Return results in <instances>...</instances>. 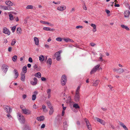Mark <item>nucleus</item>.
Returning a JSON list of instances; mask_svg holds the SVG:
<instances>
[{"label":"nucleus","mask_w":130,"mask_h":130,"mask_svg":"<svg viewBox=\"0 0 130 130\" xmlns=\"http://www.w3.org/2000/svg\"><path fill=\"white\" fill-rule=\"evenodd\" d=\"M20 108L22 109V113L27 115L31 114V111L29 109L21 106H20Z\"/></svg>","instance_id":"nucleus-1"},{"label":"nucleus","mask_w":130,"mask_h":130,"mask_svg":"<svg viewBox=\"0 0 130 130\" xmlns=\"http://www.w3.org/2000/svg\"><path fill=\"white\" fill-rule=\"evenodd\" d=\"M0 8L5 10H13L12 8L7 6H5L2 5H0Z\"/></svg>","instance_id":"nucleus-2"},{"label":"nucleus","mask_w":130,"mask_h":130,"mask_svg":"<svg viewBox=\"0 0 130 130\" xmlns=\"http://www.w3.org/2000/svg\"><path fill=\"white\" fill-rule=\"evenodd\" d=\"M67 77L65 75H62L61 80V83L62 85L64 86L67 82Z\"/></svg>","instance_id":"nucleus-3"},{"label":"nucleus","mask_w":130,"mask_h":130,"mask_svg":"<svg viewBox=\"0 0 130 130\" xmlns=\"http://www.w3.org/2000/svg\"><path fill=\"white\" fill-rule=\"evenodd\" d=\"M100 66V65L99 64L94 66L90 71V74H92L95 73L99 69Z\"/></svg>","instance_id":"nucleus-4"},{"label":"nucleus","mask_w":130,"mask_h":130,"mask_svg":"<svg viewBox=\"0 0 130 130\" xmlns=\"http://www.w3.org/2000/svg\"><path fill=\"white\" fill-rule=\"evenodd\" d=\"M18 118L20 121L24 123L25 121V119L23 116L21 114H18Z\"/></svg>","instance_id":"nucleus-5"},{"label":"nucleus","mask_w":130,"mask_h":130,"mask_svg":"<svg viewBox=\"0 0 130 130\" xmlns=\"http://www.w3.org/2000/svg\"><path fill=\"white\" fill-rule=\"evenodd\" d=\"M84 121L86 123L87 127L88 129L89 130H91L92 128L88 120L86 118H85L84 119Z\"/></svg>","instance_id":"nucleus-6"},{"label":"nucleus","mask_w":130,"mask_h":130,"mask_svg":"<svg viewBox=\"0 0 130 130\" xmlns=\"http://www.w3.org/2000/svg\"><path fill=\"white\" fill-rule=\"evenodd\" d=\"M66 6L64 5H61L57 7V10L61 11H63L66 9Z\"/></svg>","instance_id":"nucleus-7"},{"label":"nucleus","mask_w":130,"mask_h":130,"mask_svg":"<svg viewBox=\"0 0 130 130\" xmlns=\"http://www.w3.org/2000/svg\"><path fill=\"white\" fill-rule=\"evenodd\" d=\"M94 120L99 122L100 123L103 125H105V122L104 121L98 118H95Z\"/></svg>","instance_id":"nucleus-8"},{"label":"nucleus","mask_w":130,"mask_h":130,"mask_svg":"<svg viewBox=\"0 0 130 130\" xmlns=\"http://www.w3.org/2000/svg\"><path fill=\"white\" fill-rule=\"evenodd\" d=\"M9 68V67L8 66L4 64L2 66V69L3 72L6 73L7 71Z\"/></svg>","instance_id":"nucleus-9"},{"label":"nucleus","mask_w":130,"mask_h":130,"mask_svg":"<svg viewBox=\"0 0 130 130\" xmlns=\"http://www.w3.org/2000/svg\"><path fill=\"white\" fill-rule=\"evenodd\" d=\"M80 98L79 93H75L74 96V100L76 102L79 101Z\"/></svg>","instance_id":"nucleus-10"},{"label":"nucleus","mask_w":130,"mask_h":130,"mask_svg":"<svg viewBox=\"0 0 130 130\" xmlns=\"http://www.w3.org/2000/svg\"><path fill=\"white\" fill-rule=\"evenodd\" d=\"M4 109L6 110V112L8 113H11V110L10 107L7 106H4Z\"/></svg>","instance_id":"nucleus-11"},{"label":"nucleus","mask_w":130,"mask_h":130,"mask_svg":"<svg viewBox=\"0 0 130 130\" xmlns=\"http://www.w3.org/2000/svg\"><path fill=\"white\" fill-rule=\"evenodd\" d=\"M40 22L43 24H47L51 26H54L53 24L49 23L47 22L44 21H40Z\"/></svg>","instance_id":"nucleus-12"},{"label":"nucleus","mask_w":130,"mask_h":130,"mask_svg":"<svg viewBox=\"0 0 130 130\" xmlns=\"http://www.w3.org/2000/svg\"><path fill=\"white\" fill-rule=\"evenodd\" d=\"M21 79L23 82H24L25 79V74L23 72H21Z\"/></svg>","instance_id":"nucleus-13"},{"label":"nucleus","mask_w":130,"mask_h":130,"mask_svg":"<svg viewBox=\"0 0 130 130\" xmlns=\"http://www.w3.org/2000/svg\"><path fill=\"white\" fill-rule=\"evenodd\" d=\"M34 39L35 45H38L39 44V40L36 37H35Z\"/></svg>","instance_id":"nucleus-14"},{"label":"nucleus","mask_w":130,"mask_h":130,"mask_svg":"<svg viewBox=\"0 0 130 130\" xmlns=\"http://www.w3.org/2000/svg\"><path fill=\"white\" fill-rule=\"evenodd\" d=\"M37 83V78L35 77L34 78L33 80L31 81V84L33 85H36Z\"/></svg>","instance_id":"nucleus-15"},{"label":"nucleus","mask_w":130,"mask_h":130,"mask_svg":"<svg viewBox=\"0 0 130 130\" xmlns=\"http://www.w3.org/2000/svg\"><path fill=\"white\" fill-rule=\"evenodd\" d=\"M5 4L9 6H12L13 5V3L10 1H6L5 2Z\"/></svg>","instance_id":"nucleus-16"},{"label":"nucleus","mask_w":130,"mask_h":130,"mask_svg":"<svg viewBox=\"0 0 130 130\" xmlns=\"http://www.w3.org/2000/svg\"><path fill=\"white\" fill-rule=\"evenodd\" d=\"M46 63L48 66L50 67L52 63V60L51 58H49L47 60Z\"/></svg>","instance_id":"nucleus-17"},{"label":"nucleus","mask_w":130,"mask_h":130,"mask_svg":"<svg viewBox=\"0 0 130 130\" xmlns=\"http://www.w3.org/2000/svg\"><path fill=\"white\" fill-rule=\"evenodd\" d=\"M90 25L93 28L92 30L94 32H96V25L95 24L93 23L91 24Z\"/></svg>","instance_id":"nucleus-18"},{"label":"nucleus","mask_w":130,"mask_h":130,"mask_svg":"<svg viewBox=\"0 0 130 130\" xmlns=\"http://www.w3.org/2000/svg\"><path fill=\"white\" fill-rule=\"evenodd\" d=\"M3 32L5 34H7L8 35H9L10 34V32L9 31V30L7 29L6 28H5L4 29Z\"/></svg>","instance_id":"nucleus-19"},{"label":"nucleus","mask_w":130,"mask_h":130,"mask_svg":"<svg viewBox=\"0 0 130 130\" xmlns=\"http://www.w3.org/2000/svg\"><path fill=\"white\" fill-rule=\"evenodd\" d=\"M130 14V12L129 10L125 11L124 13V17L125 18H128Z\"/></svg>","instance_id":"nucleus-20"},{"label":"nucleus","mask_w":130,"mask_h":130,"mask_svg":"<svg viewBox=\"0 0 130 130\" xmlns=\"http://www.w3.org/2000/svg\"><path fill=\"white\" fill-rule=\"evenodd\" d=\"M119 124L125 130H128V128L123 123L121 122H120Z\"/></svg>","instance_id":"nucleus-21"},{"label":"nucleus","mask_w":130,"mask_h":130,"mask_svg":"<svg viewBox=\"0 0 130 130\" xmlns=\"http://www.w3.org/2000/svg\"><path fill=\"white\" fill-rule=\"evenodd\" d=\"M62 40H64L65 42H74L72 40L70 39L69 38H63Z\"/></svg>","instance_id":"nucleus-22"},{"label":"nucleus","mask_w":130,"mask_h":130,"mask_svg":"<svg viewBox=\"0 0 130 130\" xmlns=\"http://www.w3.org/2000/svg\"><path fill=\"white\" fill-rule=\"evenodd\" d=\"M44 117L43 116L38 117L37 118V120L39 121H42L44 120Z\"/></svg>","instance_id":"nucleus-23"},{"label":"nucleus","mask_w":130,"mask_h":130,"mask_svg":"<svg viewBox=\"0 0 130 130\" xmlns=\"http://www.w3.org/2000/svg\"><path fill=\"white\" fill-rule=\"evenodd\" d=\"M47 94V97L49 98L51 97V89H48L46 91Z\"/></svg>","instance_id":"nucleus-24"},{"label":"nucleus","mask_w":130,"mask_h":130,"mask_svg":"<svg viewBox=\"0 0 130 130\" xmlns=\"http://www.w3.org/2000/svg\"><path fill=\"white\" fill-rule=\"evenodd\" d=\"M62 51H60L57 52V61L61 59L60 54L61 53Z\"/></svg>","instance_id":"nucleus-25"},{"label":"nucleus","mask_w":130,"mask_h":130,"mask_svg":"<svg viewBox=\"0 0 130 130\" xmlns=\"http://www.w3.org/2000/svg\"><path fill=\"white\" fill-rule=\"evenodd\" d=\"M22 30L20 27L18 28L17 29V32L18 34H21L22 33Z\"/></svg>","instance_id":"nucleus-26"},{"label":"nucleus","mask_w":130,"mask_h":130,"mask_svg":"<svg viewBox=\"0 0 130 130\" xmlns=\"http://www.w3.org/2000/svg\"><path fill=\"white\" fill-rule=\"evenodd\" d=\"M100 80H96L95 81L93 82V86L95 87L97 86Z\"/></svg>","instance_id":"nucleus-27"},{"label":"nucleus","mask_w":130,"mask_h":130,"mask_svg":"<svg viewBox=\"0 0 130 130\" xmlns=\"http://www.w3.org/2000/svg\"><path fill=\"white\" fill-rule=\"evenodd\" d=\"M43 29L46 31H53L54 30V29H51L49 27H43Z\"/></svg>","instance_id":"nucleus-28"},{"label":"nucleus","mask_w":130,"mask_h":130,"mask_svg":"<svg viewBox=\"0 0 130 130\" xmlns=\"http://www.w3.org/2000/svg\"><path fill=\"white\" fill-rule=\"evenodd\" d=\"M14 73L15 74L14 77L15 78H17L18 76V73L16 69H15L14 71Z\"/></svg>","instance_id":"nucleus-29"},{"label":"nucleus","mask_w":130,"mask_h":130,"mask_svg":"<svg viewBox=\"0 0 130 130\" xmlns=\"http://www.w3.org/2000/svg\"><path fill=\"white\" fill-rule=\"evenodd\" d=\"M121 27L122 28H124L127 30H129V28L126 25H125L123 24H122L121 25Z\"/></svg>","instance_id":"nucleus-30"},{"label":"nucleus","mask_w":130,"mask_h":130,"mask_svg":"<svg viewBox=\"0 0 130 130\" xmlns=\"http://www.w3.org/2000/svg\"><path fill=\"white\" fill-rule=\"evenodd\" d=\"M46 103L48 106L49 108H53V107L51 103L49 101H47Z\"/></svg>","instance_id":"nucleus-31"},{"label":"nucleus","mask_w":130,"mask_h":130,"mask_svg":"<svg viewBox=\"0 0 130 130\" xmlns=\"http://www.w3.org/2000/svg\"><path fill=\"white\" fill-rule=\"evenodd\" d=\"M73 107L76 109H79L80 107L78 105V104H77L75 103L73 105Z\"/></svg>","instance_id":"nucleus-32"},{"label":"nucleus","mask_w":130,"mask_h":130,"mask_svg":"<svg viewBox=\"0 0 130 130\" xmlns=\"http://www.w3.org/2000/svg\"><path fill=\"white\" fill-rule=\"evenodd\" d=\"M24 130H31L30 127L29 125H25L24 128Z\"/></svg>","instance_id":"nucleus-33"},{"label":"nucleus","mask_w":130,"mask_h":130,"mask_svg":"<svg viewBox=\"0 0 130 130\" xmlns=\"http://www.w3.org/2000/svg\"><path fill=\"white\" fill-rule=\"evenodd\" d=\"M33 6L31 5H28L27 6L26 8V9H33Z\"/></svg>","instance_id":"nucleus-34"},{"label":"nucleus","mask_w":130,"mask_h":130,"mask_svg":"<svg viewBox=\"0 0 130 130\" xmlns=\"http://www.w3.org/2000/svg\"><path fill=\"white\" fill-rule=\"evenodd\" d=\"M124 70L123 68H119L118 69V72L120 74H121L124 72Z\"/></svg>","instance_id":"nucleus-35"},{"label":"nucleus","mask_w":130,"mask_h":130,"mask_svg":"<svg viewBox=\"0 0 130 130\" xmlns=\"http://www.w3.org/2000/svg\"><path fill=\"white\" fill-rule=\"evenodd\" d=\"M50 109V110L49 111V114L50 115H51L53 114L54 112V110L53 108Z\"/></svg>","instance_id":"nucleus-36"},{"label":"nucleus","mask_w":130,"mask_h":130,"mask_svg":"<svg viewBox=\"0 0 130 130\" xmlns=\"http://www.w3.org/2000/svg\"><path fill=\"white\" fill-rule=\"evenodd\" d=\"M39 60L40 61H43L45 59L44 57L42 55H40L39 57Z\"/></svg>","instance_id":"nucleus-37"},{"label":"nucleus","mask_w":130,"mask_h":130,"mask_svg":"<svg viewBox=\"0 0 130 130\" xmlns=\"http://www.w3.org/2000/svg\"><path fill=\"white\" fill-rule=\"evenodd\" d=\"M22 72H23L25 73L27 72V67L26 66H25L23 67L22 68Z\"/></svg>","instance_id":"nucleus-38"},{"label":"nucleus","mask_w":130,"mask_h":130,"mask_svg":"<svg viewBox=\"0 0 130 130\" xmlns=\"http://www.w3.org/2000/svg\"><path fill=\"white\" fill-rule=\"evenodd\" d=\"M35 76L36 77L40 78L41 76V74L40 72H38L35 74Z\"/></svg>","instance_id":"nucleus-39"},{"label":"nucleus","mask_w":130,"mask_h":130,"mask_svg":"<svg viewBox=\"0 0 130 130\" xmlns=\"http://www.w3.org/2000/svg\"><path fill=\"white\" fill-rule=\"evenodd\" d=\"M63 126L64 129H66L67 127L68 126L67 122L65 121L63 122Z\"/></svg>","instance_id":"nucleus-40"},{"label":"nucleus","mask_w":130,"mask_h":130,"mask_svg":"<svg viewBox=\"0 0 130 130\" xmlns=\"http://www.w3.org/2000/svg\"><path fill=\"white\" fill-rule=\"evenodd\" d=\"M46 108V107L45 105H43L42 106V109L43 110V111H44V112H46L47 111V110L45 109Z\"/></svg>","instance_id":"nucleus-41"},{"label":"nucleus","mask_w":130,"mask_h":130,"mask_svg":"<svg viewBox=\"0 0 130 130\" xmlns=\"http://www.w3.org/2000/svg\"><path fill=\"white\" fill-rule=\"evenodd\" d=\"M17 56L16 55H14L13 56L12 58V59L13 61L14 62L17 59Z\"/></svg>","instance_id":"nucleus-42"},{"label":"nucleus","mask_w":130,"mask_h":130,"mask_svg":"<svg viewBox=\"0 0 130 130\" xmlns=\"http://www.w3.org/2000/svg\"><path fill=\"white\" fill-rule=\"evenodd\" d=\"M80 86H78V87H77V88L76 90L75 93H79V90L80 89Z\"/></svg>","instance_id":"nucleus-43"},{"label":"nucleus","mask_w":130,"mask_h":130,"mask_svg":"<svg viewBox=\"0 0 130 130\" xmlns=\"http://www.w3.org/2000/svg\"><path fill=\"white\" fill-rule=\"evenodd\" d=\"M16 42V40L15 39H13L12 42L11 44L12 45H14Z\"/></svg>","instance_id":"nucleus-44"},{"label":"nucleus","mask_w":130,"mask_h":130,"mask_svg":"<svg viewBox=\"0 0 130 130\" xmlns=\"http://www.w3.org/2000/svg\"><path fill=\"white\" fill-rule=\"evenodd\" d=\"M9 19L10 20L12 21L13 20V16L12 14H9Z\"/></svg>","instance_id":"nucleus-45"},{"label":"nucleus","mask_w":130,"mask_h":130,"mask_svg":"<svg viewBox=\"0 0 130 130\" xmlns=\"http://www.w3.org/2000/svg\"><path fill=\"white\" fill-rule=\"evenodd\" d=\"M36 97V96L35 94H34L32 95V99L33 101L35 100Z\"/></svg>","instance_id":"nucleus-46"},{"label":"nucleus","mask_w":130,"mask_h":130,"mask_svg":"<svg viewBox=\"0 0 130 130\" xmlns=\"http://www.w3.org/2000/svg\"><path fill=\"white\" fill-rule=\"evenodd\" d=\"M109 125L110 126L109 127L110 128H111L113 129H115V127L114 126L111 124L110 123H109Z\"/></svg>","instance_id":"nucleus-47"},{"label":"nucleus","mask_w":130,"mask_h":130,"mask_svg":"<svg viewBox=\"0 0 130 130\" xmlns=\"http://www.w3.org/2000/svg\"><path fill=\"white\" fill-rule=\"evenodd\" d=\"M16 28V27L15 26H14L12 27L11 30L13 32H14Z\"/></svg>","instance_id":"nucleus-48"},{"label":"nucleus","mask_w":130,"mask_h":130,"mask_svg":"<svg viewBox=\"0 0 130 130\" xmlns=\"http://www.w3.org/2000/svg\"><path fill=\"white\" fill-rule=\"evenodd\" d=\"M44 46L47 49L49 48L50 47L49 45L47 44H44Z\"/></svg>","instance_id":"nucleus-49"},{"label":"nucleus","mask_w":130,"mask_h":130,"mask_svg":"<svg viewBox=\"0 0 130 130\" xmlns=\"http://www.w3.org/2000/svg\"><path fill=\"white\" fill-rule=\"evenodd\" d=\"M76 27L77 29L79 28L82 29L83 28V27L82 26L78 25Z\"/></svg>","instance_id":"nucleus-50"},{"label":"nucleus","mask_w":130,"mask_h":130,"mask_svg":"<svg viewBox=\"0 0 130 130\" xmlns=\"http://www.w3.org/2000/svg\"><path fill=\"white\" fill-rule=\"evenodd\" d=\"M57 57V54L56 53L53 56V58L54 59L56 58Z\"/></svg>","instance_id":"nucleus-51"},{"label":"nucleus","mask_w":130,"mask_h":130,"mask_svg":"<svg viewBox=\"0 0 130 130\" xmlns=\"http://www.w3.org/2000/svg\"><path fill=\"white\" fill-rule=\"evenodd\" d=\"M90 45L92 46H94L95 45V44L93 43H90Z\"/></svg>","instance_id":"nucleus-52"},{"label":"nucleus","mask_w":130,"mask_h":130,"mask_svg":"<svg viewBox=\"0 0 130 130\" xmlns=\"http://www.w3.org/2000/svg\"><path fill=\"white\" fill-rule=\"evenodd\" d=\"M28 61L31 62H32V59L31 57H29V58Z\"/></svg>","instance_id":"nucleus-53"},{"label":"nucleus","mask_w":130,"mask_h":130,"mask_svg":"<svg viewBox=\"0 0 130 130\" xmlns=\"http://www.w3.org/2000/svg\"><path fill=\"white\" fill-rule=\"evenodd\" d=\"M41 80L42 81H45L46 80V78H44V77H42L41 78Z\"/></svg>","instance_id":"nucleus-54"},{"label":"nucleus","mask_w":130,"mask_h":130,"mask_svg":"<svg viewBox=\"0 0 130 130\" xmlns=\"http://www.w3.org/2000/svg\"><path fill=\"white\" fill-rule=\"evenodd\" d=\"M83 8L85 10H87V7H86V6L85 5H84L83 6Z\"/></svg>","instance_id":"nucleus-55"},{"label":"nucleus","mask_w":130,"mask_h":130,"mask_svg":"<svg viewBox=\"0 0 130 130\" xmlns=\"http://www.w3.org/2000/svg\"><path fill=\"white\" fill-rule=\"evenodd\" d=\"M7 117L9 119H10L12 118V116H11L10 114H8L7 115Z\"/></svg>","instance_id":"nucleus-56"},{"label":"nucleus","mask_w":130,"mask_h":130,"mask_svg":"<svg viewBox=\"0 0 130 130\" xmlns=\"http://www.w3.org/2000/svg\"><path fill=\"white\" fill-rule=\"evenodd\" d=\"M62 39L60 38H57V41H62Z\"/></svg>","instance_id":"nucleus-57"},{"label":"nucleus","mask_w":130,"mask_h":130,"mask_svg":"<svg viewBox=\"0 0 130 130\" xmlns=\"http://www.w3.org/2000/svg\"><path fill=\"white\" fill-rule=\"evenodd\" d=\"M113 70L114 72H116L117 71L118 72V69L114 68L113 69Z\"/></svg>","instance_id":"nucleus-58"},{"label":"nucleus","mask_w":130,"mask_h":130,"mask_svg":"<svg viewBox=\"0 0 130 130\" xmlns=\"http://www.w3.org/2000/svg\"><path fill=\"white\" fill-rule=\"evenodd\" d=\"M45 125L44 124H43L41 126V128H44L45 127Z\"/></svg>","instance_id":"nucleus-59"},{"label":"nucleus","mask_w":130,"mask_h":130,"mask_svg":"<svg viewBox=\"0 0 130 130\" xmlns=\"http://www.w3.org/2000/svg\"><path fill=\"white\" fill-rule=\"evenodd\" d=\"M124 70L125 73H128L129 72V71L127 69H125Z\"/></svg>","instance_id":"nucleus-60"},{"label":"nucleus","mask_w":130,"mask_h":130,"mask_svg":"<svg viewBox=\"0 0 130 130\" xmlns=\"http://www.w3.org/2000/svg\"><path fill=\"white\" fill-rule=\"evenodd\" d=\"M70 99H71L70 98V97H69L68 98V101H67V103H69L70 102H71Z\"/></svg>","instance_id":"nucleus-61"},{"label":"nucleus","mask_w":130,"mask_h":130,"mask_svg":"<svg viewBox=\"0 0 130 130\" xmlns=\"http://www.w3.org/2000/svg\"><path fill=\"white\" fill-rule=\"evenodd\" d=\"M115 7H119L120 6V5L119 4H116V3H115Z\"/></svg>","instance_id":"nucleus-62"},{"label":"nucleus","mask_w":130,"mask_h":130,"mask_svg":"<svg viewBox=\"0 0 130 130\" xmlns=\"http://www.w3.org/2000/svg\"><path fill=\"white\" fill-rule=\"evenodd\" d=\"M4 43H6L7 42V41L6 39H5L4 40Z\"/></svg>","instance_id":"nucleus-63"},{"label":"nucleus","mask_w":130,"mask_h":130,"mask_svg":"<svg viewBox=\"0 0 130 130\" xmlns=\"http://www.w3.org/2000/svg\"><path fill=\"white\" fill-rule=\"evenodd\" d=\"M8 51L9 52H11V50H12V48H11V47H9L8 48Z\"/></svg>","instance_id":"nucleus-64"}]
</instances>
